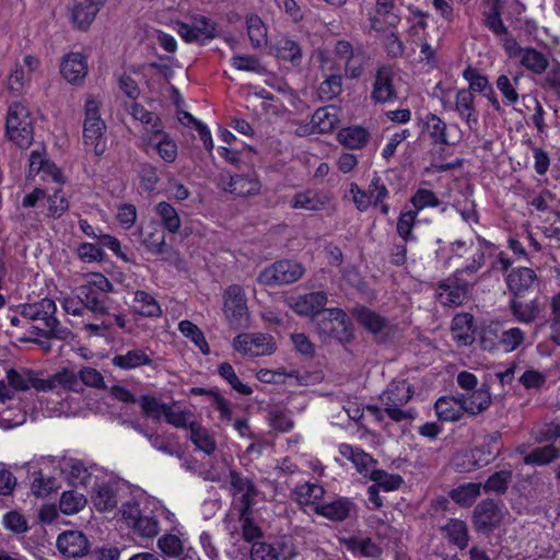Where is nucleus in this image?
Listing matches in <instances>:
<instances>
[{"label":"nucleus","instance_id":"1","mask_svg":"<svg viewBox=\"0 0 560 560\" xmlns=\"http://www.w3.org/2000/svg\"><path fill=\"white\" fill-rule=\"evenodd\" d=\"M412 396L413 387L410 383L406 380H395L381 394L380 400L387 417L395 422H401L412 420L417 415L415 408L406 407Z\"/></svg>","mask_w":560,"mask_h":560},{"label":"nucleus","instance_id":"2","mask_svg":"<svg viewBox=\"0 0 560 560\" xmlns=\"http://www.w3.org/2000/svg\"><path fill=\"white\" fill-rule=\"evenodd\" d=\"M5 137L21 149L28 148L34 138V118L21 101L9 105L5 118Z\"/></svg>","mask_w":560,"mask_h":560},{"label":"nucleus","instance_id":"3","mask_svg":"<svg viewBox=\"0 0 560 560\" xmlns=\"http://www.w3.org/2000/svg\"><path fill=\"white\" fill-rule=\"evenodd\" d=\"M101 105L100 98L89 95L85 100L83 120V143L97 156L103 155L107 149L106 125L100 115Z\"/></svg>","mask_w":560,"mask_h":560},{"label":"nucleus","instance_id":"4","mask_svg":"<svg viewBox=\"0 0 560 560\" xmlns=\"http://www.w3.org/2000/svg\"><path fill=\"white\" fill-rule=\"evenodd\" d=\"M21 316L30 320H40L47 329L49 336L66 340L70 335V330L60 326L55 314L57 306L55 301L50 299H42L38 302L23 304L20 306Z\"/></svg>","mask_w":560,"mask_h":560},{"label":"nucleus","instance_id":"5","mask_svg":"<svg viewBox=\"0 0 560 560\" xmlns=\"http://www.w3.org/2000/svg\"><path fill=\"white\" fill-rule=\"evenodd\" d=\"M526 339V334L518 327H489L481 338L485 350H502L505 353L513 352L521 347Z\"/></svg>","mask_w":560,"mask_h":560},{"label":"nucleus","instance_id":"6","mask_svg":"<svg viewBox=\"0 0 560 560\" xmlns=\"http://www.w3.org/2000/svg\"><path fill=\"white\" fill-rule=\"evenodd\" d=\"M233 349L244 357H264L276 352L277 343L271 335L264 332H243L232 342Z\"/></svg>","mask_w":560,"mask_h":560},{"label":"nucleus","instance_id":"7","mask_svg":"<svg viewBox=\"0 0 560 560\" xmlns=\"http://www.w3.org/2000/svg\"><path fill=\"white\" fill-rule=\"evenodd\" d=\"M75 291L83 298L86 310L94 314H106V307L98 299V294L113 291V284L105 276L97 272L86 275L84 283Z\"/></svg>","mask_w":560,"mask_h":560},{"label":"nucleus","instance_id":"8","mask_svg":"<svg viewBox=\"0 0 560 560\" xmlns=\"http://www.w3.org/2000/svg\"><path fill=\"white\" fill-rule=\"evenodd\" d=\"M223 314L229 325L235 328L248 322L246 298L238 284H232L225 289L223 293Z\"/></svg>","mask_w":560,"mask_h":560},{"label":"nucleus","instance_id":"9","mask_svg":"<svg viewBox=\"0 0 560 560\" xmlns=\"http://www.w3.org/2000/svg\"><path fill=\"white\" fill-rule=\"evenodd\" d=\"M305 273V268L293 260H279L265 268L258 280L266 285L289 284L298 281Z\"/></svg>","mask_w":560,"mask_h":560},{"label":"nucleus","instance_id":"10","mask_svg":"<svg viewBox=\"0 0 560 560\" xmlns=\"http://www.w3.org/2000/svg\"><path fill=\"white\" fill-rule=\"evenodd\" d=\"M141 144L150 153L155 152L163 161L172 163L177 158V144L163 126L141 135Z\"/></svg>","mask_w":560,"mask_h":560},{"label":"nucleus","instance_id":"11","mask_svg":"<svg viewBox=\"0 0 560 560\" xmlns=\"http://www.w3.org/2000/svg\"><path fill=\"white\" fill-rule=\"evenodd\" d=\"M107 0H74L68 8L69 20L79 31H88Z\"/></svg>","mask_w":560,"mask_h":560},{"label":"nucleus","instance_id":"12","mask_svg":"<svg viewBox=\"0 0 560 560\" xmlns=\"http://www.w3.org/2000/svg\"><path fill=\"white\" fill-rule=\"evenodd\" d=\"M340 121V110L335 106L318 108L312 116L311 125H301L296 128L298 136L305 137L314 132H331Z\"/></svg>","mask_w":560,"mask_h":560},{"label":"nucleus","instance_id":"13","mask_svg":"<svg viewBox=\"0 0 560 560\" xmlns=\"http://www.w3.org/2000/svg\"><path fill=\"white\" fill-rule=\"evenodd\" d=\"M435 94L441 98L444 107L447 106V103L450 102L451 97L455 96V109L458 113V115L466 119L467 125L469 128H472L477 125L478 119L475 116V109H474V96L472 93L469 90H456V91H448L445 92L441 85H438L435 88Z\"/></svg>","mask_w":560,"mask_h":560},{"label":"nucleus","instance_id":"14","mask_svg":"<svg viewBox=\"0 0 560 560\" xmlns=\"http://www.w3.org/2000/svg\"><path fill=\"white\" fill-rule=\"evenodd\" d=\"M319 331L339 341H347L351 336L350 320L341 308L325 310L319 322Z\"/></svg>","mask_w":560,"mask_h":560},{"label":"nucleus","instance_id":"15","mask_svg":"<svg viewBox=\"0 0 560 560\" xmlns=\"http://www.w3.org/2000/svg\"><path fill=\"white\" fill-rule=\"evenodd\" d=\"M371 27L377 33L394 34L400 22L395 10L394 0H377L374 11L370 14Z\"/></svg>","mask_w":560,"mask_h":560},{"label":"nucleus","instance_id":"16","mask_svg":"<svg viewBox=\"0 0 560 560\" xmlns=\"http://www.w3.org/2000/svg\"><path fill=\"white\" fill-rule=\"evenodd\" d=\"M230 483L233 499L242 504L241 516H244V513H247L249 508L255 504L258 490L250 479L234 470L230 472Z\"/></svg>","mask_w":560,"mask_h":560},{"label":"nucleus","instance_id":"17","mask_svg":"<svg viewBox=\"0 0 560 560\" xmlns=\"http://www.w3.org/2000/svg\"><path fill=\"white\" fill-rule=\"evenodd\" d=\"M287 305L298 315L313 317L318 314L327 303L326 293L318 291L299 296H290Z\"/></svg>","mask_w":560,"mask_h":560},{"label":"nucleus","instance_id":"18","mask_svg":"<svg viewBox=\"0 0 560 560\" xmlns=\"http://www.w3.org/2000/svg\"><path fill=\"white\" fill-rule=\"evenodd\" d=\"M88 59L81 52H69L61 59L59 71L70 84L79 85L88 74Z\"/></svg>","mask_w":560,"mask_h":560},{"label":"nucleus","instance_id":"19","mask_svg":"<svg viewBox=\"0 0 560 560\" xmlns=\"http://www.w3.org/2000/svg\"><path fill=\"white\" fill-rule=\"evenodd\" d=\"M396 73L388 67L381 68L375 77L371 97L375 103H389L396 98Z\"/></svg>","mask_w":560,"mask_h":560},{"label":"nucleus","instance_id":"20","mask_svg":"<svg viewBox=\"0 0 560 560\" xmlns=\"http://www.w3.org/2000/svg\"><path fill=\"white\" fill-rule=\"evenodd\" d=\"M340 546L354 557L378 558L382 548L372 538L363 535H348L338 538Z\"/></svg>","mask_w":560,"mask_h":560},{"label":"nucleus","instance_id":"21","mask_svg":"<svg viewBox=\"0 0 560 560\" xmlns=\"http://www.w3.org/2000/svg\"><path fill=\"white\" fill-rule=\"evenodd\" d=\"M349 192L357 209L359 211H365L372 205H377L378 202H382L387 194V190L385 186L380 183L378 179H374L369 186L368 191L360 189V187L357 184H351Z\"/></svg>","mask_w":560,"mask_h":560},{"label":"nucleus","instance_id":"22","mask_svg":"<svg viewBox=\"0 0 560 560\" xmlns=\"http://www.w3.org/2000/svg\"><path fill=\"white\" fill-rule=\"evenodd\" d=\"M176 31L185 42H203L214 36L213 23L205 16H197L191 24L176 23Z\"/></svg>","mask_w":560,"mask_h":560},{"label":"nucleus","instance_id":"23","mask_svg":"<svg viewBox=\"0 0 560 560\" xmlns=\"http://www.w3.org/2000/svg\"><path fill=\"white\" fill-rule=\"evenodd\" d=\"M56 545L59 552L67 558L83 557L89 550L88 538L78 530H68L60 534Z\"/></svg>","mask_w":560,"mask_h":560},{"label":"nucleus","instance_id":"24","mask_svg":"<svg viewBox=\"0 0 560 560\" xmlns=\"http://www.w3.org/2000/svg\"><path fill=\"white\" fill-rule=\"evenodd\" d=\"M220 187L238 196H254L260 191V183L254 175L222 176Z\"/></svg>","mask_w":560,"mask_h":560},{"label":"nucleus","instance_id":"25","mask_svg":"<svg viewBox=\"0 0 560 560\" xmlns=\"http://www.w3.org/2000/svg\"><path fill=\"white\" fill-rule=\"evenodd\" d=\"M502 518V512L493 501L486 500L479 503L474 511V524L477 530H492Z\"/></svg>","mask_w":560,"mask_h":560},{"label":"nucleus","instance_id":"26","mask_svg":"<svg viewBox=\"0 0 560 560\" xmlns=\"http://www.w3.org/2000/svg\"><path fill=\"white\" fill-rule=\"evenodd\" d=\"M40 61L37 57L25 55L21 63H18L8 79V85L12 91L21 92L30 82L31 74L39 68Z\"/></svg>","mask_w":560,"mask_h":560},{"label":"nucleus","instance_id":"27","mask_svg":"<svg viewBox=\"0 0 560 560\" xmlns=\"http://www.w3.org/2000/svg\"><path fill=\"white\" fill-rule=\"evenodd\" d=\"M79 392L81 389V383L78 375L67 368H63L59 372L50 375L48 378H44L43 392Z\"/></svg>","mask_w":560,"mask_h":560},{"label":"nucleus","instance_id":"28","mask_svg":"<svg viewBox=\"0 0 560 560\" xmlns=\"http://www.w3.org/2000/svg\"><path fill=\"white\" fill-rule=\"evenodd\" d=\"M467 296V287L457 280L447 279L442 282L436 290L438 301L450 307H456L463 304Z\"/></svg>","mask_w":560,"mask_h":560},{"label":"nucleus","instance_id":"29","mask_svg":"<svg viewBox=\"0 0 560 560\" xmlns=\"http://www.w3.org/2000/svg\"><path fill=\"white\" fill-rule=\"evenodd\" d=\"M7 381L14 392H26L30 388L43 392L44 388V378L38 377L35 372L27 369H10L7 372Z\"/></svg>","mask_w":560,"mask_h":560},{"label":"nucleus","instance_id":"30","mask_svg":"<svg viewBox=\"0 0 560 560\" xmlns=\"http://www.w3.org/2000/svg\"><path fill=\"white\" fill-rule=\"evenodd\" d=\"M293 556L294 551L287 542H279L277 546L255 542L250 550L252 560H287Z\"/></svg>","mask_w":560,"mask_h":560},{"label":"nucleus","instance_id":"31","mask_svg":"<svg viewBox=\"0 0 560 560\" xmlns=\"http://www.w3.org/2000/svg\"><path fill=\"white\" fill-rule=\"evenodd\" d=\"M338 451L342 457L353 464L357 471L363 476H368L371 468L374 467L377 462L362 448L353 446L348 443H341L338 446Z\"/></svg>","mask_w":560,"mask_h":560},{"label":"nucleus","instance_id":"32","mask_svg":"<svg viewBox=\"0 0 560 560\" xmlns=\"http://www.w3.org/2000/svg\"><path fill=\"white\" fill-rule=\"evenodd\" d=\"M466 412L475 416L489 408L491 404V394L487 386H481L475 390L464 392L459 395Z\"/></svg>","mask_w":560,"mask_h":560},{"label":"nucleus","instance_id":"33","mask_svg":"<svg viewBox=\"0 0 560 560\" xmlns=\"http://www.w3.org/2000/svg\"><path fill=\"white\" fill-rule=\"evenodd\" d=\"M434 409L438 418L442 421H457L467 413L459 395L441 397L436 400Z\"/></svg>","mask_w":560,"mask_h":560},{"label":"nucleus","instance_id":"34","mask_svg":"<svg viewBox=\"0 0 560 560\" xmlns=\"http://www.w3.org/2000/svg\"><path fill=\"white\" fill-rule=\"evenodd\" d=\"M352 502L346 498H339L329 503L317 504L314 512L330 521L340 522L346 520L352 510Z\"/></svg>","mask_w":560,"mask_h":560},{"label":"nucleus","instance_id":"35","mask_svg":"<svg viewBox=\"0 0 560 560\" xmlns=\"http://www.w3.org/2000/svg\"><path fill=\"white\" fill-rule=\"evenodd\" d=\"M130 307L136 314L143 317L156 318L162 315V308L155 298L142 290H138L133 293Z\"/></svg>","mask_w":560,"mask_h":560},{"label":"nucleus","instance_id":"36","mask_svg":"<svg viewBox=\"0 0 560 560\" xmlns=\"http://www.w3.org/2000/svg\"><path fill=\"white\" fill-rule=\"evenodd\" d=\"M152 359L142 349H131L125 353L116 354L112 359V364L121 370H133L145 365H151Z\"/></svg>","mask_w":560,"mask_h":560},{"label":"nucleus","instance_id":"37","mask_svg":"<svg viewBox=\"0 0 560 560\" xmlns=\"http://www.w3.org/2000/svg\"><path fill=\"white\" fill-rule=\"evenodd\" d=\"M329 196L325 192L305 191L296 194L291 201L294 209L318 211L329 203Z\"/></svg>","mask_w":560,"mask_h":560},{"label":"nucleus","instance_id":"38","mask_svg":"<svg viewBox=\"0 0 560 560\" xmlns=\"http://www.w3.org/2000/svg\"><path fill=\"white\" fill-rule=\"evenodd\" d=\"M535 278L536 276L532 269L521 267L513 269L508 275L506 282L510 291H512L514 295L517 296L533 285Z\"/></svg>","mask_w":560,"mask_h":560},{"label":"nucleus","instance_id":"39","mask_svg":"<svg viewBox=\"0 0 560 560\" xmlns=\"http://www.w3.org/2000/svg\"><path fill=\"white\" fill-rule=\"evenodd\" d=\"M474 318L468 313L457 314L452 322V337L460 346H467L472 341Z\"/></svg>","mask_w":560,"mask_h":560},{"label":"nucleus","instance_id":"40","mask_svg":"<svg viewBox=\"0 0 560 560\" xmlns=\"http://www.w3.org/2000/svg\"><path fill=\"white\" fill-rule=\"evenodd\" d=\"M337 139L342 145L357 150L363 148L368 143L370 133L363 127L353 126L341 129L337 135Z\"/></svg>","mask_w":560,"mask_h":560},{"label":"nucleus","instance_id":"41","mask_svg":"<svg viewBox=\"0 0 560 560\" xmlns=\"http://www.w3.org/2000/svg\"><path fill=\"white\" fill-rule=\"evenodd\" d=\"M189 429L190 440L198 450L207 455H211L215 452L217 443L213 434L210 433L208 429L197 422H191Z\"/></svg>","mask_w":560,"mask_h":560},{"label":"nucleus","instance_id":"42","mask_svg":"<svg viewBox=\"0 0 560 560\" xmlns=\"http://www.w3.org/2000/svg\"><path fill=\"white\" fill-rule=\"evenodd\" d=\"M158 547L168 558H182L187 550V540L175 534H165L158 539Z\"/></svg>","mask_w":560,"mask_h":560},{"label":"nucleus","instance_id":"43","mask_svg":"<svg viewBox=\"0 0 560 560\" xmlns=\"http://www.w3.org/2000/svg\"><path fill=\"white\" fill-rule=\"evenodd\" d=\"M178 330L185 338L189 339L202 354L207 355L210 353V347L206 337L196 324L188 319L180 320L178 324Z\"/></svg>","mask_w":560,"mask_h":560},{"label":"nucleus","instance_id":"44","mask_svg":"<svg viewBox=\"0 0 560 560\" xmlns=\"http://www.w3.org/2000/svg\"><path fill=\"white\" fill-rule=\"evenodd\" d=\"M353 315L360 324L372 334L380 332L386 326V319L384 317L364 306L354 307Z\"/></svg>","mask_w":560,"mask_h":560},{"label":"nucleus","instance_id":"45","mask_svg":"<svg viewBox=\"0 0 560 560\" xmlns=\"http://www.w3.org/2000/svg\"><path fill=\"white\" fill-rule=\"evenodd\" d=\"M511 310L516 319L524 324L533 323L540 313V306L535 300L522 302L516 298L511 302Z\"/></svg>","mask_w":560,"mask_h":560},{"label":"nucleus","instance_id":"46","mask_svg":"<svg viewBox=\"0 0 560 560\" xmlns=\"http://www.w3.org/2000/svg\"><path fill=\"white\" fill-rule=\"evenodd\" d=\"M366 477L374 482V486L387 492L397 490L404 481L401 476L376 469L375 466L371 468Z\"/></svg>","mask_w":560,"mask_h":560},{"label":"nucleus","instance_id":"47","mask_svg":"<svg viewBox=\"0 0 560 560\" xmlns=\"http://www.w3.org/2000/svg\"><path fill=\"white\" fill-rule=\"evenodd\" d=\"M481 483L468 482L460 485L451 491L454 502L463 506H470L480 495Z\"/></svg>","mask_w":560,"mask_h":560},{"label":"nucleus","instance_id":"48","mask_svg":"<svg viewBox=\"0 0 560 560\" xmlns=\"http://www.w3.org/2000/svg\"><path fill=\"white\" fill-rule=\"evenodd\" d=\"M518 60L523 67L536 74L542 73L548 66L545 55L533 48H525Z\"/></svg>","mask_w":560,"mask_h":560},{"label":"nucleus","instance_id":"49","mask_svg":"<svg viewBox=\"0 0 560 560\" xmlns=\"http://www.w3.org/2000/svg\"><path fill=\"white\" fill-rule=\"evenodd\" d=\"M86 498L78 491H65L60 498L59 509L66 515L79 513L86 505Z\"/></svg>","mask_w":560,"mask_h":560},{"label":"nucleus","instance_id":"50","mask_svg":"<svg viewBox=\"0 0 560 560\" xmlns=\"http://www.w3.org/2000/svg\"><path fill=\"white\" fill-rule=\"evenodd\" d=\"M218 372H219L220 376L222 378H224L231 385V387L234 390H236L237 393H240L241 395L248 396L253 393V389L250 388V386H248L240 381L233 366L230 363L223 362V363L219 364Z\"/></svg>","mask_w":560,"mask_h":560},{"label":"nucleus","instance_id":"51","mask_svg":"<svg viewBox=\"0 0 560 560\" xmlns=\"http://www.w3.org/2000/svg\"><path fill=\"white\" fill-rule=\"evenodd\" d=\"M130 114L136 120H139L142 124V133L150 132L151 130H154L162 126L161 120L156 115L148 112L137 103L131 105Z\"/></svg>","mask_w":560,"mask_h":560},{"label":"nucleus","instance_id":"52","mask_svg":"<svg viewBox=\"0 0 560 560\" xmlns=\"http://www.w3.org/2000/svg\"><path fill=\"white\" fill-rule=\"evenodd\" d=\"M247 32L254 47H261L267 43V30L261 19L252 15L247 19Z\"/></svg>","mask_w":560,"mask_h":560},{"label":"nucleus","instance_id":"53","mask_svg":"<svg viewBox=\"0 0 560 560\" xmlns=\"http://www.w3.org/2000/svg\"><path fill=\"white\" fill-rule=\"evenodd\" d=\"M140 406L142 413L154 420H160L161 418H164V415L168 407V405L149 395H144L140 398Z\"/></svg>","mask_w":560,"mask_h":560},{"label":"nucleus","instance_id":"54","mask_svg":"<svg viewBox=\"0 0 560 560\" xmlns=\"http://www.w3.org/2000/svg\"><path fill=\"white\" fill-rule=\"evenodd\" d=\"M417 212L413 210L404 211L397 223V231L405 242H412L415 238L411 236V230L417 229L420 220H416Z\"/></svg>","mask_w":560,"mask_h":560},{"label":"nucleus","instance_id":"55","mask_svg":"<svg viewBox=\"0 0 560 560\" xmlns=\"http://www.w3.org/2000/svg\"><path fill=\"white\" fill-rule=\"evenodd\" d=\"M447 537L457 545L460 549H464L468 542L467 527L463 521L451 520L444 528Z\"/></svg>","mask_w":560,"mask_h":560},{"label":"nucleus","instance_id":"56","mask_svg":"<svg viewBox=\"0 0 560 560\" xmlns=\"http://www.w3.org/2000/svg\"><path fill=\"white\" fill-rule=\"evenodd\" d=\"M325 490L322 486L316 483H305L298 490V497L301 504L314 505L323 498Z\"/></svg>","mask_w":560,"mask_h":560},{"label":"nucleus","instance_id":"57","mask_svg":"<svg viewBox=\"0 0 560 560\" xmlns=\"http://www.w3.org/2000/svg\"><path fill=\"white\" fill-rule=\"evenodd\" d=\"M156 213L161 218L165 228L174 233L180 226V220L176 210L167 202H160L156 206Z\"/></svg>","mask_w":560,"mask_h":560},{"label":"nucleus","instance_id":"58","mask_svg":"<svg viewBox=\"0 0 560 560\" xmlns=\"http://www.w3.org/2000/svg\"><path fill=\"white\" fill-rule=\"evenodd\" d=\"M276 56L283 60L295 62L301 57V49L296 43L289 38H281L275 46Z\"/></svg>","mask_w":560,"mask_h":560},{"label":"nucleus","instance_id":"59","mask_svg":"<svg viewBox=\"0 0 560 560\" xmlns=\"http://www.w3.org/2000/svg\"><path fill=\"white\" fill-rule=\"evenodd\" d=\"M558 455V450L553 445H546L526 455L524 462L526 464L545 465L552 462Z\"/></svg>","mask_w":560,"mask_h":560},{"label":"nucleus","instance_id":"60","mask_svg":"<svg viewBox=\"0 0 560 560\" xmlns=\"http://www.w3.org/2000/svg\"><path fill=\"white\" fill-rule=\"evenodd\" d=\"M518 77H515L513 81L505 74L500 75L497 79V88L505 98L508 104H515L518 101V94L516 92V85L518 84Z\"/></svg>","mask_w":560,"mask_h":560},{"label":"nucleus","instance_id":"61","mask_svg":"<svg viewBox=\"0 0 560 560\" xmlns=\"http://www.w3.org/2000/svg\"><path fill=\"white\" fill-rule=\"evenodd\" d=\"M132 529L136 534L144 538H153L160 532L159 522L153 516L149 515H142L137 524L133 525Z\"/></svg>","mask_w":560,"mask_h":560},{"label":"nucleus","instance_id":"62","mask_svg":"<svg viewBox=\"0 0 560 560\" xmlns=\"http://www.w3.org/2000/svg\"><path fill=\"white\" fill-rule=\"evenodd\" d=\"M425 128L435 142L448 143L445 135L446 125L441 118L429 115L425 119Z\"/></svg>","mask_w":560,"mask_h":560},{"label":"nucleus","instance_id":"63","mask_svg":"<svg viewBox=\"0 0 560 560\" xmlns=\"http://www.w3.org/2000/svg\"><path fill=\"white\" fill-rule=\"evenodd\" d=\"M511 480V471L501 470L494 472L492 476L488 478L486 483L483 485V489L487 492H504L508 488V485Z\"/></svg>","mask_w":560,"mask_h":560},{"label":"nucleus","instance_id":"64","mask_svg":"<svg viewBox=\"0 0 560 560\" xmlns=\"http://www.w3.org/2000/svg\"><path fill=\"white\" fill-rule=\"evenodd\" d=\"M93 502L94 506L100 512L112 511L117 505L114 492L107 487L98 489Z\"/></svg>","mask_w":560,"mask_h":560}]
</instances>
